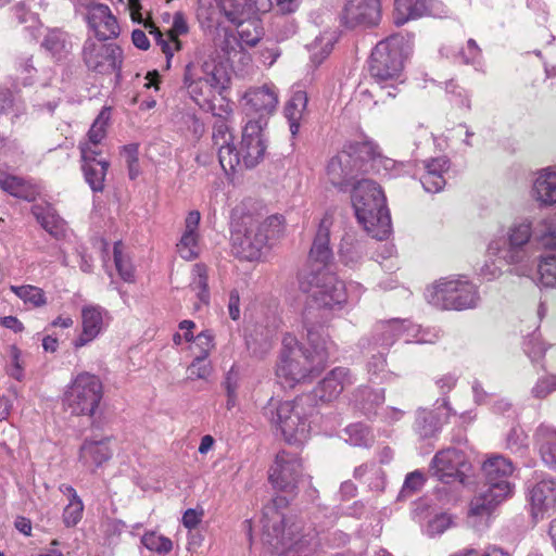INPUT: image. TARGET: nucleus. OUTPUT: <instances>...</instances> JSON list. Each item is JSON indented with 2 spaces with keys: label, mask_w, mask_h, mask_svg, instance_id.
Listing matches in <instances>:
<instances>
[{
  "label": "nucleus",
  "mask_w": 556,
  "mask_h": 556,
  "mask_svg": "<svg viewBox=\"0 0 556 556\" xmlns=\"http://www.w3.org/2000/svg\"><path fill=\"white\" fill-rule=\"evenodd\" d=\"M307 344L306 349H302L293 334L286 333L283 336L276 367V376L283 387L293 388L296 383L318 375L325 368L333 343L323 329L309 328Z\"/></svg>",
  "instance_id": "obj_1"
},
{
  "label": "nucleus",
  "mask_w": 556,
  "mask_h": 556,
  "mask_svg": "<svg viewBox=\"0 0 556 556\" xmlns=\"http://www.w3.org/2000/svg\"><path fill=\"white\" fill-rule=\"evenodd\" d=\"M184 87L190 98L204 111L218 117H227L232 108L223 92L229 77L224 67L203 49H197L185 66Z\"/></svg>",
  "instance_id": "obj_2"
},
{
  "label": "nucleus",
  "mask_w": 556,
  "mask_h": 556,
  "mask_svg": "<svg viewBox=\"0 0 556 556\" xmlns=\"http://www.w3.org/2000/svg\"><path fill=\"white\" fill-rule=\"evenodd\" d=\"M260 522L263 544L281 556H295L308 544L286 496L278 495L265 504Z\"/></svg>",
  "instance_id": "obj_3"
},
{
  "label": "nucleus",
  "mask_w": 556,
  "mask_h": 556,
  "mask_svg": "<svg viewBox=\"0 0 556 556\" xmlns=\"http://www.w3.org/2000/svg\"><path fill=\"white\" fill-rule=\"evenodd\" d=\"M266 122L262 119H249L242 131L240 149L233 146V136L225 117L216 121L213 130L214 146L218 150L220 166L226 173L236 170L237 167L251 168L263 160L266 146L263 138V127Z\"/></svg>",
  "instance_id": "obj_4"
},
{
  "label": "nucleus",
  "mask_w": 556,
  "mask_h": 556,
  "mask_svg": "<svg viewBox=\"0 0 556 556\" xmlns=\"http://www.w3.org/2000/svg\"><path fill=\"white\" fill-rule=\"evenodd\" d=\"M264 409L288 444L302 445L309 439L316 412L311 395H301L293 401L270 399Z\"/></svg>",
  "instance_id": "obj_5"
},
{
  "label": "nucleus",
  "mask_w": 556,
  "mask_h": 556,
  "mask_svg": "<svg viewBox=\"0 0 556 556\" xmlns=\"http://www.w3.org/2000/svg\"><path fill=\"white\" fill-rule=\"evenodd\" d=\"M405 50L404 38L395 35L378 42L371 52L370 76L387 98H395L406 80Z\"/></svg>",
  "instance_id": "obj_6"
},
{
  "label": "nucleus",
  "mask_w": 556,
  "mask_h": 556,
  "mask_svg": "<svg viewBox=\"0 0 556 556\" xmlns=\"http://www.w3.org/2000/svg\"><path fill=\"white\" fill-rule=\"evenodd\" d=\"M352 204L358 223L377 240L391 232V217L381 188L372 180L361 179L352 190Z\"/></svg>",
  "instance_id": "obj_7"
},
{
  "label": "nucleus",
  "mask_w": 556,
  "mask_h": 556,
  "mask_svg": "<svg viewBox=\"0 0 556 556\" xmlns=\"http://www.w3.org/2000/svg\"><path fill=\"white\" fill-rule=\"evenodd\" d=\"M299 286L317 306L331 311L342 309L358 296L354 295L357 283L346 285L328 269H316L301 276Z\"/></svg>",
  "instance_id": "obj_8"
},
{
  "label": "nucleus",
  "mask_w": 556,
  "mask_h": 556,
  "mask_svg": "<svg viewBox=\"0 0 556 556\" xmlns=\"http://www.w3.org/2000/svg\"><path fill=\"white\" fill-rule=\"evenodd\" d=\"M103 399V383L96 374L83 370L73 374L65 386L61 402L65 412L73 416L91 417Z\"/></svg>",
  "instance_id": "obj_9"
},
{
  "label": "nucleus",
  "mask_w": 556,
  "mask_h": 556,
  "mask_svg": "<svg viewBox=\"0 0 556 556\" xmlns=\"http://www.w3.org/2000/svg\"><path fill=\"white\" fill-rule=\"evenodd\" d=\"M438 330L421 329L408 319L393 318L380 320L372 328L368 345L388 351L397 340L405 342L434 343L439 340Z\"/></svg>",
  "instance_id": "obj_10"
},
{
  "label": "nucleus",
  "mask_w": 556,
  "mask_h": 556,
  "mask_svg": "<svg viewBox=\"0 0 556 556\" xmlns=\"http://www.w3.org/2000/svg\"><path fill=\"white\" fill-rule=\"evenodd\" d=\"M427 299L438 308L453 311L475 308L480 301L477 286L465 278L439 280L427 290Z\"/></svg>",
  "instance_id": "obj_11"
},
{
  "label": "nucleus",
  "mask_w": 556,
  "mask_h": 556,
  "mask_svg": "<svg viewBox=\"0 0 556 556\" xmlns=\"http://www.w3.org/2000/svg\"><path fill=\"white\" fill-rule=\"evenodd\" d=\"M532 222L529 218H522L514 222L507 229V248L503 249L504 242L501 238L493 239L488 244L490 255H498L503 252V260L508 264L519 265L529 262L527 244L532 237Z\"/></svg>",
  "instance_id": "obj_12"
},
{
  "label": "nucleus",
  "mask_w": 556,
  "mask_h": 556,
  "mask_svg": "<svg viewBox=\"0 0 556 556\" xmlns=\"http://www.w3.org/2000/svg\"><path fill=\"white\" fill-rule=\"evenodd\" d=\"M431 472L443 483L465 484L471 473V464L462 451L446 448L434 455L431 462Z\"/></svg>",
  "instance_id": "obj_13"
},
{
  "label": "nucleus",
  "mask_w": 556,
  "mask_h": 556,
  "mask_svg": "<svg viewBox=\"0 0 556 556\" xmlns=\"http://www.w3.org/2000/svg\"><path fill=\"white\" fill-rule=\"evenodd\" d=\"M514 491V485L498 484L494 488L483 485L470 500L468 520L472 527H479L486 521L494 509L508 498Z\"/></svg>",
  "instance_id": "obj_14"
},
{
  "label": "nucleus",
  "mask_w": 556,
  "mask_h": 556,
  "mask_svg": "<svg viewBox=\"0 0 556 556\" xmlns=\"http://www.w3.org/2000/svg\"><path fill=\"white\" fill-rule=\"evenodd\" d=\"M303 477V465L301 458L287 451L276 455L275 462L269 469V481L275 489L286 493H292Z\"/></svg>",
  "instance_id": "obj_15"
},
{
  "label": "nucleus",
  "mask_w": 556,
  "mask_h": 556,
  "mask_svg": "<svg viewBox=\"0 0 556 556\" xmlns=\"http://www.w3.org/2000/svg\"><path fill=\"white\" fill-rule=\"evenodd\" d=\"M86 65L98 73L110 74L122 66V50L114 43L96 42L88 39L84 46Z\"/></svg>",
  "instance_id": "obj_16"
},
{
  "label": "nucleus",
  "mask_w": 556,
  "mask_h": 556,
  "mask_svg": "<svg viewBox=\"0 0 556 556\" xmlns=\"http://www.w3.org/2000/svg\"><path fill=\"white\" fill-rule=\"evenodd\" d=\"M111 323V315L108 309L99 304H86L80 311L79 336L73 340V346L78 350L93 342L101 336Z\"/></svg>",
  "instance_id": "obj_17"
},
{
  "label": "nucleus",
  "mask_w": 556,
  "mask_h": 556,
  "mask_svg": "<svg viewBox=\"0 0 556 556\" xmlns=\"http://www.w3.org/2000/svg\"><path fill=\"white\" fill-rule=\"evenodd\" d=\"M356 146H350L349 150H342L333 156L327 165L326 174L329 182L343 189L352 179L355 178L358 170L362 169V157L359 156Z\"/></svg>",
  "instance_id": "obj_18"
},
{
  "label": "nucleus",
  "mask_w": 556,
  "mask_h": 556,
  "mask_svg": "<svg viewBox=\"0 0 556 556\" xmlns=\"http://www.w3.org/2000/svg\"><path fill=\"white\" fill-rule=\"evenodd\" d=\"M528 501L534 519L543 518L556 508V480L544 478L528 488Z\"/></svg>",
  "instance_id": "obj_19"
},
{
  "label": "nucleus",
  "mask_w": 556,
  "mask_h": 556,
  "mask_svg": "<svg viewBox=\"0 0 556 556\" xmlns=\"http://www.w3.org/2000/svg\"><path fill=\"white\" fill-rule=\"evenodd\" d=\"M242 100L248 116L257 114V119L266 122L265 117L271 114L278 104V90L274 86L264 85L247 91Z\"/></svg>",
  "instance_id": "obj_20"
},
{
  "label": "nucleus",
  "mask_w": 556,
  "mask_h": 556,
  "mask_svg": "<svg viewBox=\"0 0 556 556\" xmlns=\"http://www.w3.org/2000/svg\"><path fill=\"white\" fill-rule=\"evenodd\" d=\"M379 20V0H349L342 12V21L349 27L375 26Z\"/></svg>",
  "instance_id": "obj_21"
},
{
  "label": "nucleus",
  "mask_w": 556,
  "mask_h": 556,
  "mask_svg": "<svg viewBox=\"0 0 556 556\" xmlns=\"http://www.w3.org/2000/svg\"><path fill=\"white\" fill-rule=\"evenodd\" d=\"M224 5L225 18L238 26L240 43L247 47L256 46L263 37V28L260 22L257 20L247 21L248 13L242 1L237 3L235 9H228L227 3Z\"/></svg>",
  "instance_id": "obj_22"
},
{
  "label": "nucleus",
  "mask_w": 556,
  "mask_h": 556,
  "mask_svg": "<svg viewBox=\"0 0 556 556\" xmlns=\"http://www.w3.org/2000/svg\"><path fill=\"white\" fill-rule=\"evenodd\" d=\"M144 28L150 35L154 37L156 43L161 47L163 53L167 59V66L174 53L181 48V42L178 37L188 33L189 27L182 13L177 12L174 14L172 28L167 33L166 37L160 31V29L152 23L146 22Z\"/></svg>",
  "instance_id": "obj_23"
},
{
  "label": "nucleus",
  "mask_w": 556,
  "mask_h": 556,
  "mask_svg": "<svg viewBox=\"0 0 556 556\" xmlns=\"http://www.w3.org/2000/svg\"><path fill=\"white\" fill-rule=\"evenodd\" d=\"M112 455L110 438L86 439L79 447L78 464L94 473L111 459Z\"/></svg>",
  "instance_id": "obj_24"
},
{
  "label": "nucleus",
  "mask_w": 556,
  "mask_h": 556,
  "mask_svg": "<svg viewBox=\"0 0 556 556\" xmlns=\"http://www.w3.org/2000/svg\"><path fill=\"white\" fill-rule=\"evenodd\" d=\"M101 154L102 151L91 150L88 147H84L83 152H80L84 177L93 192L103 191L105 176L110 166L108 161L98 159Z\"/></svg>",
  "instance_id": "obj_25"
},
{
  "label": "nucleus",
  "mask_w": 556,
  "mask_h": 556,
  "mask_svg": "<svg viewBox=\"0 0 556 556\" xmlns=\"http://www.w3.org/2000/svg\"><path fill=\"white\" fill-rule=\"evenodd\" d=\"M355 381L346 367H336L330 370L315 389V396L323 402H331L339 397L343 390Z\"/></svg>",
  "instance_id": "obj_26"
},
{
  "label": "nucleus",
  "mask_w": 556,
  "mask_h": 556,
  "mask_svg": "<svg viewBox=\"0 0 556 556\" xmlns=\"http://www.w3.org/2000/svg\"><path fill=\"white\" fill-rule=\"evenodd\" d=\"M88 23L100 41L118 36V23L110 8L105 4L94 3L89 7Z\"/></svg>",
  "instance_id": "obj_27"
},
{
  "label": "nucleus",
  "mask_w": 556,
  "mask_h": 556,
  "mask_svg": "<svg viewBox=\"0 0 556 556\" xmlns=\"http://www.w3.org/2000/svg\"><path fill=\"white\" fill-rule=\"evenodd\" d=\"M266 247V238L250 226L244 233L236 232L232 236L233 253L242 260L255 261L261 257Z\"/></svg>",
  "instance_id": "obj_28"
},
{
  "label": "nucleus",
  "mask_w": 556,
  "mask_h": 556,
  "mask_svg": "<svg viewBox=\"0 0 556 556\" xmlns=\"http://www.w3.org/2000/svg\"><path fill=\"white\" fill-rule=\"evenodd\" d=\"M450 160L445 156L425 160L421 162L424 173L420 176V182L424 189L430 193L441 191L445 184V175L450 169Z\"/></svg>",
  "instance_id": "obj_29"
},
{
  "label": "nucleus",
  "mask_w": 556,
  "mask_h": 556,
  "mask_svg": "<svg viewBox=\"0 0 556 556\" xmlns=\"http://www.w3.org/2000/svg\"><path fill=\"white\" fill-rule=\"evenodd\" d=\"M331 225L332 218L330 215L326 214L319 223L317 233L309 251V261L316 265H320V269H327L326 267L333 257L329 244Z\"/></svg>",
  "instance_id": "obj_30"
},
{
  "label": "nucleus",
  "mask_w": 556,
  "mask_h": 556,
  "mask_svg": "<svg viewBox=\"0 0 556 556\" xmlns=\"http://www.w3.org/2000/svg\"><path fill=\"white\" fill-rule=\"evenodd\" d=\"M531 195L541 206L556 204V168L546 167L535 173Z\"/></svg>",
  "instance_id": "obj_31"
},
{
  "label": "nucleus",
  "mask_w": 556,
  "mask_h": 556,
  "mask_svg": "<svg viewBox=\"0 0 556 556\" xmlns=\"http://www.w3.org/2000/svg\"><path fill=\"white\" fill-rule=\"evenodd\" d=\"M242 0H198L197 16L203 27L215 28L223 24L224 4L235 9Z\"/></svg>",
  "instance_id": "obj_32"
},
{
  "label": "nucleus",
  "mask_w": 556,
  "mask_h": 556,
  "mask_svg": "<svg viewBox=\"0 0 556 556\" xmlns=\"http://www.w3.org/2000/svg\"><path fill=\"white\" fill-rule=\"evenodd\" d=\"M482 470L486 479L485 485L490 488H494L495 484L513 485L508 479L513 475L515 467L508 458L493 455L483 463Z\"/></svg>",
  "instance_id": "obj_33"
},
{
  "label": "nucleus",
  "mask_w": 556,
  "mask_h": 556,
  "mask_svg": "<svg viewBox=\"0 0 556 556\" xmlns=\"http://www.w3.org/2000/svg\"><path fill=\"white\" fill-rule=\"evenodd\" d=\"M31 213L41 227L52 237L60 239L66 236V223L51 205L36 204L31 207Z\"/></svg>",
  "instance_id": "obj_34"
},
{
  "label": "nucleus",
  "mask_w": 556,
  "mask_h": 556,
  "mask_svg": "<svg viewBox=\"0 0 556 556\" xmlns=\"http://www.w3.org/2000/svg\"><path fill=\"white\" fill-rule=\"evenodd\" d=\"M534 437L543 463L548 468L556 470V429L541 425Z\"/></svg>",
  "instance_id": "obj_35"
},
{
  "label": "nucleus",
  "mask_w": 556,
  "mask_h": 556,
  "mask_svg": "<svg viewBox=\"0 0 556 556\" xmlns=\"http://www.w3.org/2000/svg\"><path fill=\"white\" fill-rule=\"evenodd\" d=\"M357 152L363 161L371 162V167L377 172L383 170L386 175L395 176L393 173L397 164L394 160L382 156L379 148L370 141L357 143Z\"/></svg>",
  "instance_id": "obj_36"
},
{
  "label": "nucleus",
  "mask_w": 556,
  "mask_h": 556,
  "mask_svg": "<svg viewBox=\"0 0 556 556\" xmlns=\"http://www.w3.org/2000/svg\"><path fill=\"white\" fill-rule=\"evenodd\" d=\"M307 94L303 90H296L292 93L285 108V116L289 122V128L292 136L299 132L300 124L306 114Z\"/></svg>",
  "instance_id": "obj_37"
},
{
  "label": "nucleus",
  "mask_w": 556,
  "mask_h": 556,
  "mask_svg": "<svg viewBox=\"0 0 556 556\" xmlns=\"http://www.w3.org/2000/svg\"><path fill=\"white\" fill-rule=\"evenodd\" d=\"M394 5V23L397 26L421 17L428 12L427 0H395Z\"/></svg>",
  "instance_id": "obj_38"
},
{
  "label": "nucleus",
  "mask_w": 556,
  "mask_h": 556,
  "mask_svg": "<svg viewBox=\"0 0 556 556\" xmlns=\"http://www.w3.org/2000/svg\"><path fill=\"white\" fill-rule=\"evenodd\" d=\"M189 286L198 299L195 309L207 306L210 304L208 274L207 267L204 264L198 263L193 265Z\"/></svg>",
  "instance_id": "obj_39"
},
{
  "label": "nucleus",
  "mask_w": 556,
  "mask_h": 556,
  "mask_svg": "<svg viewBox=\"0 0 556 556\" xmlns=\"http://www.w3.org/2000/svg\"><path fill=\"white\" fill-rule=\"evenodd\" d=\"M41 45L52 58L58 60L65 58L72 49L71 37L59 28L48 30Z\"/></svg>",
  "instance_id": "obj_40"
},
{
  "label": "nucleus",
  "mask_w": 556,
  "mask_h": 556,
  "mask_svg": "<svg viewBox=\"0 0 556 556\" xmlns=\"http://www.w3.org/2000/svg\"><path fill=\"white\" fill-rule=\"evenodd\" d=\"M110 110L108 108L101 110L88 131V139L84 142H80L79 144L80 152H83L84 147H88L96 151H102L100 144L106 136V127L110 121Z\"/></svg>",
  "instance_id": "obj_41"
},
{
  "label": "nucleus",
  "mask_w": 556,
  "mask_h": 556,
  "mask_svg": "<svg viewBox=\"0 0 556 556\" xmlns=\"http://www.w3.org/2000/svg\"><path fill=\"white\" fill-rule=\"evenodd\" d=\"M336 42V34L333 31H324L317 36L308 46L311 62L319 65L332 51Z\"/></svg>",
  "instance_id": "obj_42"
},
{
  "label": "nucleus",
  "mask_w": 556,
  "mask_h": 556,
  "mask_svg": "<svg viewBox=\"0 0 556 556\" xmlns=\"http://www.w3.org/2000/svg\"><path fill=\"white\" fill-rule=\"evenodd\" d=\"M534 239L543 248L556 249V222L553 218H544L538 223Z\"/></svg>",
  "instance_id": "obj_43"
},
{
  "label": "nucleus",
  "mask_w": 556,
  "mask_h": 556,
  "mask_svg": "<svg viewBox=\"0 0 556 556\" xmlns=\"http://www.w3.org/2000/svg\"><path fill=\"white\" fill-rule=\"evenodd\" d=\"M256 232H261L266 238V245L277 240L283 233V218L279 215L267 217L261 224L252 225Z\"/></svg>",
  "instance_id": "obj_44"
},
{
  "label": "nucleus",
  "mask_w": 556,
  "mask_h": 556,
  "mask_svg": "<svg viewBox=\"0 0 556 556\" xmlns=\"http://www.w3.org/2000/svg\"><path fill=\"white\" fill-rule=\"evenodd\" d=\"M141 543L150 552L160 555H166L173 549L172 540L155 531L146 532L141 538Z\"/></svg>",
  "instance_id": "obj_45"
},
{
  "label": "nucleus",
  "mask_w": 556,
  "mask_h": 556,
  "mask_svg": "<svg viewBox=\"0 0 556 556\" xmlns=\"http://www.w3.org/2000/svg\"><path fill=\"white\" fill-rule=\"evenodd\" d=\"M11 291L18 296L25 304H30L39 307L46 304V296L42 289L25 285V286H11Z\"/></svg>",
  "instance_id": "obj_46"
},
{
  "label": "nucleus",
  "mask_w": 556,
  "mask_h": 556,
  "mask_svg": "<svg viewBox=\"0 0 556 556\" xmlns=\"http://www.w3.org/2000/svg\"><path fill=\"white\" fill-rule=\"evenodd\" d=\"M441 53L448 56H454L455 59L459 60L464 64H471L475 65L479 63L481 59V49L477 45L476 40L468 39L466 42V46L463 47L460 50H458L455 53H452L448 51L446 47L441 49Z\"/></svg>",
  "instance_id": "obj_47"
},
{
  "label": "nucleus",
  "mask_w": 556,
  "mask_h": 556,
  "mask_svg": "<svg viewBox=\"0 0 556 556\" xmlns=\"http://www.w3.org/2000/svg\"><path fill=\"white\" fill-rule=\"evenodd\" d=\"M214 348V333L211 330H203L194 337L189 350L195 357L207 358Z\"/></svg>",
  "instance_id": "obj_48"
},
{
  "label": "nucleus",
  "mask_w": 556,
  "mask_h": 556,
  "mask_svg": "<svg viewBox=\"0 0 556 556\" xmlns=\"http://www.w3.org/2000/svg\"><path fill=\"white\" fill-rule=\"evenodd\" d=\"M345 441L353 446H368L372 443L374 437L370 430L363 424H352L344 430Z\"/></svg>",
  "instance_id": "obj_49"
},
{
  "label": "nucleus",
  "mask_w": 556,
  "mask_h": 556,
  "mask_svg": "<svg viewBox=\"0 0 556 556\" xmlns=\"http://www.w3.org/2000/svg\"><path fill=\"white\" fill-rule=\"evenodd\" d=\"M176 249L179 256L186 261L198 258L201 253L200 236H181Z\"/></svg>",
  "instance_id": "obj_50"
},
{
  "label": "nucleus",
  "mask_w": 556,
  "mask_h": 556,
  "mask_svg": "<svg viewBox=\"0 0 556 556\" xmlns=\"http://www.w3.org/2000/svg\"><path fill=\"white\" fill-rule=\"evenodd\" d=\"M114 262L121 278L126 282L135 281V270L127 256L123 254L122 242H116L113 249Z\"/></svg>",
  "instance_id": "obj_51"
},
{
  "label": "nucleus",
  "mask_w": 556,
  "mask_h": 556,
  "mask_svg": "<svg viewBox=\"0 0 556 556\" xmlns=\"http://www.w3.org/2000/svg\"><path fill=\"white\" fill-rule=\"evenodd\" d=\"M540 283L547 288H556V255H548L541 260L538 266Z\"/></svg>",
  "instance_id": "obj_52"
},
{
  "label": "nucleus",
  "mask_w": 556,
  "mask_h": 556,
  "mask_svg": "<svg viewBox=\"0 0 556 556\" xmlns=\"http://www.w3.org/2000/svg\"><path fill=\"white\" fill-rule=\"evenodd\" d=\"M416 428L421 437L428 438L439 430L440 424L432 412L419 409L417 412Z\"/></svg>",
  "instance_id": "obj_53"
},
{
  "label": "nucleus",
  "mask_w": 556,
  "mask_h": 556,
  "mask_svg": "<svg viewBox=\"0 0 556 556\" xmlns=\"http://www.w3.org/2000/svg\"><path fill=\"white\" fill-rule=\"evenodd\" d=\"M84 511V503L81 498L78 500H70L68 504L65 506L63 511V521L66 527L76 526L81 517Z\"/></svg>",
  "instance_id": "obj_54"
},
{
  "label": "nucleus",
  "mask_w": 556,
  "mask_h": 556,
  "mask_svg": "<svg viewBox=\"0 0 556 556\" xmlns=\"http://www.w3.org/2000/svg\"><path fill=\"white\" fill-rule=\"evenodd\" d=\"M122 156L128 166V175L131 180L136 179L140 174L138 160V146L128 144L123 148Z\"/></svg>",
  "instance_id": "obj_55"
},
{
  "label": "nucleus",
  "mask_w": 556,
  "mask_h": 556,
  "mask_svg": "<svg viewBox=\"0 0 556 556\" xmlns=\"http://www.w3.org/2000/svg\"><path fill=\"white\" fill-rule=\"evenodd\" d=\"M187 371L188 378L191 380L207 379L212 374V366L208 362H206V358L194 356Z\"/></svg>",
  "instance_id": "obj_56"
},
{
  "label": "nucleus",
  "mask_w": 556,
  "mask_h": 556,
  "mask_svg": "<svg viewBox=\"0 0 556 556\" xmlns=\"http://www.w3.org/2000/svg\"><path fill=\"white\" fill-rule=\"evenodd\" d=\"M8 374L16 379L22 380L24 377V362L22 361V352L15 346H10V364L8 365Z\"/></svg>",
  "instance_id": "obj_57"
},
{
  "label": "nucleus",
  "mask_w": 556,
  "mask_h": 556,
  "mask_svg": "<svg viewBox=\"0 0 556 556\" xmlns=\"http://www.w3.org/2000/svg\"><path fill=\"white\" fill-rule=\"evenodd\" d=\"M425 483V477L420 471H413L405 478L404 484L400 492L401 497H407L419 491Z\"/></svg>",
  "instance_id": "obj_58"
},
{
  "label": "nucleus",
  "mask_w": 556,
  "mask_h": 556,
  "mask_svg": "<svg viewBox=\"0 0 556 556\" xmlns=\"http://www.w3.org/2000/svg\"><path fill=\"white\" fill-rule=\"evenodd\" d=\"M554 391H556V376L540 378L532 388V394L538 399H543Z\"/></svg>",
  "instance_id": "obj_59"
},
{
  "label": "nucleus",
  "mask_w": 556,
  "mask_h": 556,
  "mask_svg": "<svg viewBox=\"0 0 556 556\" xmlns=\"http://www.w3.org/2000/svg\"><path fill=\"white\" fill-rule=\"evenodd\" d=\"M451 517L446 514H440L433 517L427 526V534L430 536L440 535L450 528Z\"/></svg>",
  "instance_id": "obj_60"
},
{
  "label": "nucleus",
  "mask_w": 556,
  "mask_h": 556,
  "mask_svg": "<svg viewBox=\"0 0 556 556\" xmlns=\"http://www.w3.org/2000/svg\"><path fill=\"white\" fill-rule=\"evenodd\" d=\"M362 244L353 245L346 240L343 241L340 248V256L348 265L356 263L362 257Z\"/></svg>",
  "instance_id": "obj_61"
},
{
  "label": "nucleus",
  "mask_w": 556,
  "mask_h": 556,
  "mask_svg": "<svg viewBox=\"0 0 556 556\" xmlns=\"http://www.w3.org/2000/svg\"><path fill=\"white\" fill-rule=\"evenodd\" d=\"M203 517V508H188L182 515L181 523L186 529L191 531L194 530L202 522Z\"/></svg>",
  "instance_id": "obj_62"
},
{
  "label": "nucleus",
  "mask_w": 556,
  "mask_h": 556,
  "mask_svg": "<svg viewBox=\"0 0 556 556\" xmlns=\"http://www.w3.org/2000/svg\"><path fill=\"white\" fill-rule=\"evenodd\" d=\"M526 434L519 428H513L506 439V446L514 453L521 452L526 446Z\"/></svg>",
  "instance_id": "obj_63"
},
{
  "label": "nucleus",
  "mask_w": 556,
  "mask_h": 556,
  "mask_svg": "<svg viewBox=\"0 0 556 556\" xmlns=\"http://www.w3.org/2000/svg\"><path fill=\"white\" fill-rule=\"evenodd\" d=\"M450 556H510L507 552L496 546H489L484 551L475 548H464L451 554Z\"/></svg>",
  "instance_id": "obj_64"
}]
</instances>
